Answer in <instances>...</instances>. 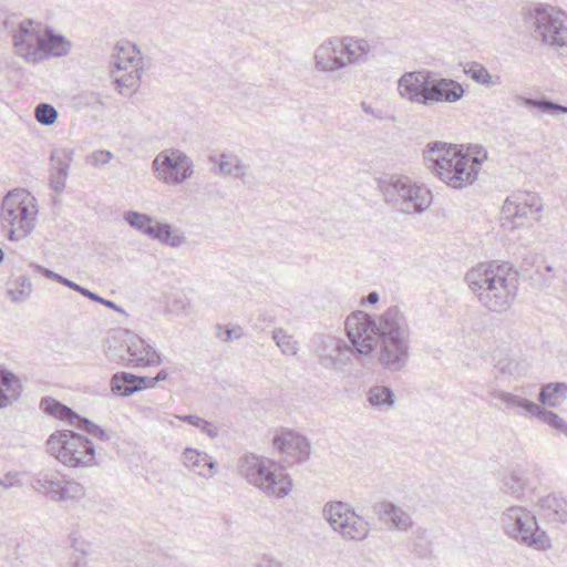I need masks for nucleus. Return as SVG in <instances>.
<instances>
[{"mask_svg": "<svg viewBox=\"0 0 567 567\" xmlns=\"http://www.w3.org/2000/svg\"><path fill=\"white\" fill-rule=\"evenodd\" d=\"M137 379L142 380V381H137L140 384V391L144 390V389H151L156 385L154 377L137 375Z\"/></svg>", "mask_w": 567, "mask_h": 567, "instance_id": "56", "label": "nucleus"}, {"mask_svg": "<svg viewBox=\"0 0 567 567\" xmlns=\"http://www.w3.org/2000/svg\"><path fill=\"white\" fill-rule=\"evenodd\" d=\"M31 486L53 502H78L85 495L84 487L74 481L61 480L52 474L40 472L32 476Z\"/></svg>", "mask_w": 567, "mask_h": 567, "instance_id": "14", "label": "nucleus"}, {"mask_svg": "<svg viewBox=\"0 0 567 567\" xmlns=\"http://www.w3.org/2000/svg\"><path fill=\"white\" fill-rule=\"evenodd\" d=\"M340 41L342 58L344 59L346 56L349 63H361L367 60V56L371 50V47L367 40L346 37Z\"/></svg>", "mask_w": 567, "mask_h": 567, "instance_id": "24", "label": "nucleus"}, {"mask_svg": "<svg viewBox=\"0 0 567 567\" xmlns=\"http://www.w3.org/2000/svg\"><path fill=\"white\" fill-rule=\"evenodd\" d=\"M183 464L192 472L204 477L214 474L216 462L205 452L187 447L183 452Z\"/></svg>", "mask_w": 567, "mask_h": 567, "instance_id": "20", "label": "nucleus"}, {"mask_svg": "<svg viewBox=\"0 0 567 567\" xmlns=\"http://www.w3.org/2000/svg\"><path fill=\"white\" fill-rule=\"evenodd\" d=\"M274 446L291 462H305L310 456V443L306 436L291 431L274 437Z\"/></svg>", "mask_w": 567, "mask_h": 567, "instance_id": "18", "label": "nucleus"}, {"mask_svg": "<svg viewBox=\"0 0 567 567\" xmlns=\"http://www.w3.org/2000/svg\"><path fill=\"white\" fill-rule=\"evenodd\" d=\"M272 339L276 342L277 347L281 350V352L286 355H295L298 352V342L292 339L291 336L287 334V332L279 328L272 331Z\"/></svg>", "mask_w": 567, "mask_h": 567, "instance_id": "36", "label": "nucleus"}, {"mask_svg": "<svg viewBox=\"0 0 567 567\" xmlns=\"http://www.w3.org/2000/svg\"><path fill=\"white\" fill-rule=\"evenodd\" d=\"M244 334V330L240 326L235 327H223L221 324L216 326V337L225 342H229L234 339H240Z\"/></svg>", "mask_w": 567, "mask_h": 567, "instance_id": "46", "label": "nucleus"}, {"mask_svg": "<svg viewBox=\"0 0 567 567\" xmlns=\"http://www.w3.org/2000/svg\"><path fill=\"white\" fill-rule=\"evenodd\" d=\"M567 398V383L565 382H550L542 386L538 401L543 405L557 408Z\"/></svg>", "mask_w": 567, "mask_h": 567, "instance_id": "28", "label": "nucleus"}, {"mask_svg": "<svg viewBox=\"0 0 567 567\" xmlns=\"http://www.w3.org/2000/svg\"><path fill=\"white\" fill-rule=\"evenodd\" d=\"M563 271L559 269H554L550 265H546L543 262V265H538L535 274L530 276V279L533 280L534 285L539 288H556L557 285L555 282V279L557 277V272H560V278L563 277Z\"/></svg>", "mask_w": 567, "mask_h": 567, "instance_id": "33", "label": "nucleus"}, {"mask_svg": "<svg viewBox=\"0 0 567 567\" xmlns=\"http://www.w3.org/2000/svg\"><path fill=\"white\" fill-rule=\"evenodd\" d=\"M323 514L333 530L344 539L363 540L369 534V523L357 515L348 504L333 502L324 506Z\"/></svg>", "mask_w": 567, "mask_h": 567, "instance_id": "12", "label": "nucleus"}, {"mask_svg": "<svg viewBox=\"0 0 567 567\" xmlns=\"http://www.w3.org/2000/svg\"><path fill=\"white\" fill-rule=\"evenodd\" d=\"M68 288L81 293L83 296V291L84 290H87L85 287H82L80 285H78L76 282L70 280L69 285H68Z\"/></svg>", "mask_w": 567, "mask_h": 567, "instance_id": "64", "label": "nucleus"}, {"mask_svg": "<svg viewBox=\"0 0 567 567\" xmlns=\"http://www.w3.org/2000/svg\"><path fill=\"white\" fill-rule=\"evenodd\" d=\"M113 158V154L106 150H100L91 153L86 157V163L93 166L107 164Z\"/></svg>", "mask_w": 567, "mask_h": 567, "instance_id": "47", "label": "nucleus"}, {"mask_svg": "<svg viewBox=\"0 0 567 567\" xmlns=\"http://www.w3.org/2000/svg\"><path fill=\"white\" fill-rule=\"evenodd\" d=\"M158 179L166 184L178 185L193 174L192 159L181 151H172L169 154L161 152L152 163Z\"/></svg>", "mask_w": 567, "mask_h": 567, "instance_id": "15", "label": "nucleus"}, {"mask_svg": "<svg viewBox=\"0 0 567 567\" xmlns=\"http://www.w3.org/2000/svg\"><path fill=\"white\" fill-rule=\"evenodd\" d=\"M31 486L53 502H78L85 495L84 487L74 481L61 480L52 474L40 472L32 476Z\"/></svg>", "mask_w": 567, "mask_h": 567, "instance_id": "13", "label": "nucleus"}, {"mask_svg": "<svg viewBox=\"0 0 567 567\" xmlns=\"http://www.w3.org/2000/svg\"><path fill=\"white\" fill-rule=\"evenodd\" d=\"M370 405L378 410H391L395 404L394 392L385 385H373L367 393Z\"/></svg>", "mask_w": 567, "mask_h": 567, "instance_id": "32", "label": "nucleus"}, {"mask_svg": "<svg viewBox=\"0 0 567 567\" xmlns=\"http://www.w3.org/2000/svg\"><path fill=\"white\" fill-rule=\"evenodd\" d=\"M494 396L502 400L507 405V408L520 409L526 414L534 417H536L537 414L542 412V406L535 402L506 391H495Z\"/></svg>", "mask_w": 567, "mask_h": 567, "instance_id": "31", "label": "nucleus"}, {"mask_svg": "<svg viewBox=\"0 0 567 567\" xmlns=\"http://www.w3.org/2000/svg\"><path fill=\"white\" fill-rule=\"evenodd\" d=\"M182 420L195 427L202 430V432L206 433L209 437L214 439L218 435V429L210 422L193 414L184 415Z\"/></svg>", "mask_w": 567, "mask_h": 567, "instance_id": "44", "label": "nucleus"}, {"mask_svg": "<svg viewBox=\"0 0 567 567\" xmlns=\"http://www.w3.org/2000/svg\"><path fill=\"white\" fill-rule=\"evenodd\" d=\"M123 218L132 228L144 235H146V230L152 227L153 223V218L150 215L135 210L125 212Z\"/></svg>", "mask_w": 567, "mask_h": 567, "instance_id": "37", "label": "nucleus"}, {"mask_svg": "<svg viewBox=\"0 0 567 567\" xmlns=\"http://www.w3.org/2000/svg\"><path fill=\"white\" fill-rule=\"evenodd\" d=\"M0 388L7 390L17 400L22 392V383L19 377L3 365H0Z\"/></svg>", "mask_w": 567, "mask_h": 567, "instance_id": "35", "label": "nucleus"}, {"mask_svg": "<svg viewBox=\"0 0 567 567\" xmlns=\"http://www.w3.org/2000/svg\"><path fill=\"white\" fill-rule=\"evenodd\" d=\"M70 567H90L86 557L72 555L70 558Z\"/></svg>", "mask_w": 567, "mask_h": 567, "instance_id": "58", "label": "nucleus"}, {"mask_svg": "<svg viewBox=\"0 0 567 567\" xmlns=\"http://www.w3.org/2000/svg\"><path fill=\"white\" fill-rule=\"evenodd\" d=\"M496 367L501 370V372L511 374L513 373V370L516 368V364L513 361H499Z\"/></svg>", "mask_w": 567, "mask_h": 567, "instance_id": "61", "label": "nucleus"}, {"mask_svg": "<svg viewBox=\"0 0 567 567\" xmlns=\"http://www.w3.org/2000/svg\"><path fill=\"white\" fill-rule=\"evenodd\" d=\"M237 467L249 484L268 496L284 498L292 488V481L284 467L270 458L245 454L239 458Z\"/></svg>", "mask_w": 567, "mask_h": 567, "instance_id": "5", "label": "nucleus"}, {"mask_svg": "<svg viewBox=\"0 0 567 567\" xmlns=\"http://www.w3.org/2000/svg\"><path fill=\"white\" fill-rule=\"evenodd\" d=\"M384 200L406 214L423 213L432 203L430 190L416 185L406 176L391 175L379 179Z\"/></svg>", "mask_w": 567, "mask_h": 567, "instance_id": "8", "label": "nucleus"}, {"mask_svg": "<svg viewBox=\"0 0 567 567\" xmlns=\"http://www.w3.org/2000/svg\"><path fill=\"white\" fill-rule=\"evenodd\" d=\"M209 161L214 164L213 172L217 175H233L243 178L246 175L247 166L244 165L237 155L223 153L219 156H210Z\"/></svg>", "mask_w": 567, "mask_h": 567, "instance_id": "22", "label": "nucleus"}, {"mask_svg": "<svg viewBox=\"0 0 567 567\" xmlns=\"http://www.w3.org/2000/svg\"><path fill=\"white\" fill-rule=\"evenodd\" d=\"M346 331L350 343L332 336H321L315 354L324 369L339 370L347 365L352 358L371 354V343L362 342L361 338H352L349 317L346 320Z\"/></svg>", "mask_w": 567, "mask_h": 567, "instance_id": "9", "label": "nucleus"}, {"mask_svg": "<svg viewBox=\"0 0 567 567\" xmlns=\"http://www.w3.org/2000/svg\"><path fill=\"white\" fill-rule=\"evenodd\" d=\"M352 338H361L362 342L371 343V353L379 340V361L391 371L403 370L410 358V327L405 315L393 306L374 318L363 311L349 316Z\"/></svg>", "mask_w": 567, "mask_h": 567, "instance_id": "1", "label": "nucleus"}, {"mask_svg": "<svg viewBox=\"0 0 567 567\" xmlns=\"http://www.w3.org/2000/svg\"><path fill=\"white\" fill-rule=\"evenodd\" d=\"M374 511L382 520L390 522L395 529L408 530L413 525L410 514L391 502L375 504Z\"/></svg>", "mask_w": 567, "mask_h": 567, "instance_id": "21", "label": "nucleus"}, {"mask_svg": "<svg viewBox=\"0 0 567 567\" xmlns=\"http://www.w3.org/2000/svg\"><path fill=\"white\" fill-rule=\"evenodd\" d=\"M53 152H60L61 158L63 161L68 162L69 164L72 161V157L74 154V151L72 148H60V150H54Z\"/></svg>", "mask_w": 567, "mask_h": 567, "instance_id": "62", "label": "nucleus"}, {"mask_svg": "<svg viewBox=\"0 0 567 567\" xmlns=\"http://www.w3.org/2000/svg\"><path fill=\"white\" fill-rule=\"evenodd\" d=\"M50 159H51V162L54 163L51 171H55V172L64 173V174L69 175L70 164L61 158L60 152H52Z\"/></svg>", "mask_w": 567, "mask_h": 567, "instance_id": "51", "label": "nucleus"}, {"mask_svg": "<svg viewBox=\"0 0 567 567\" xmlns=\"http://www.w3.org/2000/svg\"><path fill=\"white\" fill-rule=\"evenodd\" d=\"M517 204L519 209V213L517 214V221H523V219H526L529 215H533L530 208H528L520 198H517Z\"/></svg>", "mask_w": 567, "mask_h": 567, "instance_id": "54", "label": "nucleus"}, {"mask_svg": "<svg viewBox=\"0 0 567 567\" xmlns=\"http://www.w3.org/2000/svg\"><path fill=\"white\" fill-rule=\"evenodd\" d=\"M379 293L377 291H371L362 301V305H375L379 301Z\"/></svg>", "mask_w": 567, "mask_h": 567, "instance_id": "63", "label": "nucleus"}, {"mask_svg": "<svg viewBox=\"0 0 567 567\" xmlns=\"http://www.w3.org/2000/svg\"><path fill=\"white\" fill-rule=\"evenodd\" d=\"M35 120L45 126L52 125L58 118V111L49 103H40L34 111Z\"/></svg>", "mask_w": 567, "mask_h": 567, "instance_id": "42", "label": "nucleus"}, {"mask_svg": "<svg viewBox=\"0 0 567 567\" xmlns=\"http://www.w3.org/2000/svg\"><path fill=\"white\" fill-rule=\"evenodd\" d=\"M517 99L520 100L525 106L537 109L544 113L555 114V113L560 112V113L567 114V106L561 105L556 102H553L545 97L533 99V97L517 96Z\"/></svg>", "mask_w": 567, "mask_h": 567, "instance_id": "34", "label": "nucleus"}, {"mask_svg": "<svg viewBox=\"0 0 567 567\" xmlns=\"http://www.w3.org/2000/svg\"><path fill=\"white\" fill-rule=\"evenodd\" d=\"M121 363L132 368L158 365L162 362L157 351L140 336L127 332L122 343Z\"/></svg>", "mask_w": 567, "mask_h": 567, "instance_id": "16", "label": "nucleus"}, {"mask_svg": "<svg viewBox=\"0 0 567 567\" xmlns=\"http://www.w3.org/2000/svg\"><path fill=\"white\" fill-rule=\"evenodd\" d=\"M519 213L517 199L513 200L507 198L503 205L502 214L503 219L505 220L503 223V226H506V221H509L512 225L511 228H517L524 225L523 221H517V214Z\"/></svg>", "mask_w": 567, "mask_h": 567, "instance_id": "43", "label": "nucleus"}, {"mask_svg": "<svg viewBox=\"0 0 567 567\" xmlns=\"http://www.w3.org/2000/svg\"><path fill=\"white\" fill-rule=\"evenodd\" d=\"M424 161L441 181L454 188L471 185L480 171L481 162L444 142L435 141L426 145Z\"/></svg>", "mask_w": 567, "mask_h": 567, "instance_id": "4", "label": "nucleus"}, {"mask_svg": "<svg viewBox=\"0 0 567 567\" xmlns=\"http://www.w3.org/2000/svg\"><path fill=\"white\" fill-rule=\"evenodd\" d=\"M256 567H282V565L271 557L264 556L257 564Z\"/></svg>", "mask_w": 567, "mask_h": 567, "instance_id": "57", "label": "nucleus"}, {"mask_svg": "<svg viewBox=\"0 0 567 567\" xmlns=\"http://www.w3.org/2000/svg\"><path fill=\"white\" fill-rule=\"evenodd\" d=\"M50 455L69 467L96 465V447L92 441L74 431L62 430L52 433L47 441Z\"/></svg>", "mask_w": 567, "mask_h": 567, "instance_id": "7", "label": "nucleus"}, {"mask_svg": "<svg viewBox=\"0 0 567 567\" xmlns=\"http://www.w3.org/2000/svg\"><path fill=\"white\" fill-rule=\"evenodd\" d=\"M413 550L417 556L426 557L431 551L430 544L429 543L414 544Z\"/></svg>", "mask_w": 567, "mask_h": 567, "instance_id": "59", "label": "nucleus"}, {"mask_svg": "<svg viewBox=\"0 0 567 567\" xmlns=\"http://www.w3.org/2000/svg\"><path fill=\"white\" fill-rule=\"evenodd\" d=\"M70 539L71 547L75 551L74 555L86 557L91 553V543L85 542L84 539H81L74 535H72Z\"/></svg>", "mask_w": 567, "mask_h": 567, "instance_id": "48", "label": "nucleus"}, {"mask_svg": "<svg viewBox=\"0 0 567 567\" xmlns=\"http://www.w3.org/2000/svg\"><path fill=\"white\" fill-rule=\"evenodd\" d=\"M536 417L567 436V422L557 413L542 406V412Z\"/></svg>", "mask_w": 567, "mask_h": 567, "instance_id": "41", "label": "nucleus"}, {"mask_svg": "<svg viewBox=\"0 0 567 567\" xmlns=\"http://www.w3.org/2000/svg\"><path fill=\"white\" fill-rule=\"evenodd\" d=\"M83 296L89 298L90 300H92L94 302L104 305L105 307H107L110 309H113V310H115L117 312H123V309L120 306H117L114 301L105 299V298L99 296L97 293H95V292H93V291H91L89 289L83 291Z\"/></svg>", "mask_w": 567, "mask_h": 567, "instance_id": "50", "label": "nucleus"}, {"mask_svg": "<svg viewBox=\"0 0 567 567\" xmlns=\"http://www.w3.org/2000/svg\"><path fill=\"white\" fill-rule=\"evenodd\" d=\"M35 198L25 190H11L2 199L1 227L11 241L25 238L35 226Z\"/></svg>", "mask_w": 567, "mask_h": 567, "instance_id": "6", "label": "nucleus"}, {"mask_svg": "<svg viewBox=\"0 0 567 567\" xmlns=\"http://www.w3.org/2000/svg\"><path fill=\"white\" fill-rule=\"evenodd\" d=\"M13 285L14 287L10 288L8 293L14 302L23 301L30 296L32 291V284L29 277L19 276L14 280Z\"/></svg>", "mask_w": 567, "mask_h": 567, "instance_id": "38", "label": "nucleus"}, {"mask_svg": "<svg viewBox=\"0 0 567 567\" xmlns=\"http://www.w3.org/2000/svg\"><path fill=\"white\" fill-rule=\"evenodd\" d=\"M464 73L478 84L485 86H491L494 84L488 70L477 62H474L468 68H465Z\"/></svg>", "mask_w": 567, "mask_h": 567, "instance_id": "40", "label": "nucleus"}, {"mask_svg": "<svg viewBox=\"0 0 567 567\" xmlns=\"http://www.w3.org/2000/svg\"><path fill=\"white\" fill-rule=\"evenodd\" d=\"M146 236L174 248L179 247L186 240L183 235L173 233L172 226L166 223L152 224V227L146 230Z\"/></svg>", "mask_w": 567, "mask_h": 567, "instance_id": "29", "label": "nucleus"}, {"mask_svg": "<svg viewBox=\"0 0 567 567\" xmlns=\"http://www.w3.org/2000/svg\"><path fill=\"white\" fill-rule=\"evenodd\" d=\"M505 534L512 539L535 548L546 550L550 547V539L546 532L538 526L535 515L522 506H512L502 515Z\"/></svg>", "mask_w": 567, "mask_h": 567, "instance_id": "10", "label": "nucleus"}, {"mask_svg": "<svg viewBox=\"0 0 567 567\" xmlns=\"http://www.w3.org/2000/svg\"><path fill=\"white\" fill-rule=\"evenodd\" d=\"M14 401H17V399H13L12 394H9L3 388H0V409L7 408Z\"/></svg>", "mask_w": 567, "mask_h": 567, "instance_id": "55", "label": "nucleus"}, {"mask_svg": "<svg viewBox=\"0 0 567 567\" xmlns=\"http://www.w3.org/2000/svg\"><path fill=\"white\" fill-rule=\"evenodd\" d=\"M502 489L516 498H520L527 486L526 474L522 468L506 471L502 477Z\"/></svg>", "mask_w": 567, "mask_h": 567, "instance_id": "27", "label": "nucleus"}, {"mask_svg": "<svg viewBox=\"0 0 567 567\" xmlns=\"http://www.w3.org/2000/svg\"><path fill=\"white\" fill-rule=\"evenodd\" d=\"M68 175L55 171H50V186L56 193L60 194L65 187Z\"/></svg>", "mask_w": 567, "mask_h": 567, "instance_id": "49", "label": "nucleus"}, {"mask_svg": "<svg viewBox=\"0 0 567 567\" xmlns=\"http://www.w3.org/2000/svg\"><path fill=\"white\" fill-rule=\"evenodd\" d=\"M74 426L101 441H107L111 439V435L104 429L84 416L80 415L74 423Z\"/></svg>", "mask_w": 567, "mask_h": 567, "instance_id": "39", "label": "nucleus"}, {"mask_svg": "<svg viewBox=\"0 0 567 567\" xmlns=\"http://www.w3.org/2000/svg\"><path fill=\"white\" fill-rule=\"evenodd\" d=\"M32 25L33 21L30 19L19 23L17 31L13 33V47L16 53L27 62L38 63L43 61V53L41 52L42 35Z\"/></svg>", "mask_w": 567, "mask_h": 567, "instance_id": "17", "label": "nucleus"}, {"mask_svg": "<svg viewBox=\"0 0 567 567\" xmlns=\"http://www.w3.org/2000/svg\"><path fill=\"white\" fill-rule=\"evenodd\" d=\"M400 95L412 103L431 106L437 103H455L465 90L455 80L436 76L432 71H410L398 81Z\"/></svg>", "mask_w": 567, "mask_h": 567, "instance_id": "3", "label": "nucleus"}, {"mask_svg": "<svg viewBox=\"0 0 567 567\" xmlns=\"http://www.w3.org/2000/svg\"><path fill=\"white\" fill-rule=\"evenodd\" d=\"M520 199L523 200L524 204H526L528 208H530V212L533 214H536L543 209L540 199L536 195L527 194L524 198Z\"/></svg>", "mask_w": 567, "mask_h": 567, "instance_id": "52", "label": "nucleus"}, {"mask_svg": "<svg viewBox=\"0 0 567 567\" xmlns=\"http://www.w3.org/2000/svg\"><path fill=\"white\" fill-rule=\"evenodd\" d=\"M542 509L548 511V519L558 523L567 522V502L555 494H549L538 501Z\"/></svg>", "mask_w": 567, "mask_h": 567, "instance_id": "30", "label": "nucleus"}, {"mask_svg": "<svg viewBox=\"0 0 567 567\" xmlns=\"http://www.w3.org/2000/svg\"><path fill=\"white\" fill-rule=\"evenodd\" d=\"M40 408L44 413L52 415L59 420L66 421L72 425H74V423L80 416V414L74 412L71 408L64 405L63 403L51 396L42 398L40 401Z\"/></svg>", "mask_w": 567, "mask_h": 567, "instance_id": "26", "label": "nucleus"}, {"mask_svg": "<svg viewBox=\"0 0 567 567\" xmlns=\"http://www.w3.org/2000/svg\"><path fill=\"white\" fill-rule=\"evenodd\" d=\"M141 76L137 71L135 73L130 72L127 74L122 75L121 78L115 79L116 87L118 89L121 94H124L123 89L135 91L140 85Z\"/></svg>", "mask_w": 567, "mask_h": 567, "instance_id": "45", "label": "nucleus"}, {"mask_svg": "<svg viewBox=\"0 0 567 567\" xmlns=\"http://www.w3.org/2000/svg\"><path fill=\"white\" fill-rule=\"evenodd\" d=\"M534 37L550 47L567 45V16L553 7L534 9Z\"/></svg>", "mask_w": 567, "mask_h": 567, "instance_id": "11", "label": "nucleus"}, {"mask_svg": "<svg viewBox=\"0 0 567 567\" xmlns=\"http://www.w3.org/2000/svg\"><path fill=\"white\" fill-rule=\"evenodd\" d=\"M71 43L62 34L54 33L53 29L45 28L41 41V52L43 60L49 56H65L69 54Z\"/></svg>", "mask_w": 567, "mask_h": 567, "instance_id": "23", "label": "nucleus"}, {"mask_svg": "<svg viewBox=\"0 0 567 567\" xmlns=\"http://www.w3.org/2000/svg\"><path fill=\"white\" fill-rule=\"evenodd\" d=\"M316 66L321 71H334L346 66L341 53V41L331 39L322 43L315 53Z\"/></svg>", "mask_w": 567, "mask_h": 567, "instance_id": "19", "label": "nucleus"}, {"mask_svg": "<svg viewBox=\"0 0 567 567\" xmlns=\"http://www.w3.org/2000/svg\"><path fill=\"white\" fill-rule=\"evenodd\" d=\"M137 375L130 372H116L111 378V390L115 395L130 396L140 391Z\"/></svg>", "mask_w": 567, "mask_h": 567, "instance_id": "25", "label": "nucleus"}, {"mask_svg": "<svg viewBox=\"0 0 567 567\" xmlns=\"http://www.w3.org/2000/svg\"><path fill=\"white\" fill-rule=\"evenodd\" d=\"M361 107L363 110L364 113L367 114H371L372 116H374L375 118H379V120H382L383 116H382V111L381 110H374L372 109L369 104H367L365 102H362L361 103Z\"/></svg>", "mask_w": 567, "mask_h": 567, "instance_id": "60", "label": "nucleus"}, {"mask_svg": "<svg viewBox=\"0 0 567 567\" xmlns=\"http://www.w3.org/2000/svg\"><path fill=\"white\" fill-rule=\"evenodd\" d=\"M464 279L478 302L497 313L511 307L518 289V271L508 262L480 264Z\"/></svg>", "mask_w": 567, "mask_h": 567, "instance_id": "2", "label": "nucleus"}, {"mask_svg": "<svg viewBox=\"0 0 567 567\" xmlns=\"http://www.w3.org/2000/svg\"><path fill=\"white\" fill-rule=\"evenodd\" d=\"M30 268H32L34 271L41 274L45 278H49V279H52V280H55V278L59 275V274L52 271L51 269H48V268H45V267H43L41 265L34 264V262L30 264Z\"/></svg>", "mask_w": 567, "mask_h": 567, "instance_id": "53", "label": "nucleus"}]
</instances>
